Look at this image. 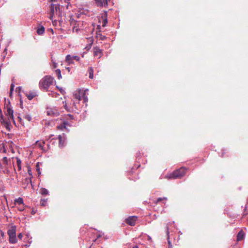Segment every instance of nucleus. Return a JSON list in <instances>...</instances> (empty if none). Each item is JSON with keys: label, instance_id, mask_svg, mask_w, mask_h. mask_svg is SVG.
<instances>
[{"label": "nucleus", "instance_id": "obj_1", "mask_svg": "<svg viewBox=\"0 0 248 248\" xmlns=\"http://www.w3.org/2000/svg\"><path fill=\"white\" fill-rule=\"evenodd\" d=\"M53 78L49 76L44 77L39 82V88L43 91H47L48 88L53 84Z\"/></svg>", "mask_w": 248, "mask_h": 248}, {"label": "nucleus", "instance_id": "obj_2", "mask_svg": "<svg viewBox=\"0 0 248 248\" xmlns=\"http://www.w3.org/2000/svg\"><path fill=\"white\" fill-rule=\"evenodd\" d=\"M7 233L9 236V241L10 243H16L17 242V239L16 237V227L15 226H12L8 231Z\"/></svg>", "mask_w": 248, "mask_h": 248}, {"label": "nucleus", "instance_id": "obj_3", "mask_svg": "<svg viewBox=\"0 0 248 248\" xmlns=\"http://www.w3.org/2000/svg\"><path fill=\"white\" fill-rule=\"evenodd\" d=\"M186 172V170L185 168H181L180 169L177 170L173 172L172 173L170 174L169 178H181L185 175Z\"/></svg>", "mask_w": 248, "mask_h": 248}, {"label": "nucleus", "instance_id": "obj_4", "mask_svg": "<svg viewBox=\"0 0 248 248\" xmlns=\"http://www.w3.org/2000/svg\"><path fill=\"white\" fill-rule=\"evenodd\" d=\"M6 111L5 112V114L6 116H7L8 119H11L13 121V122L15 123L14 119V111L12 108L11 106L10 105V101H8V104H6L5 106Z\"/></svg>", "mask_w": 248, "mask_h": 248}, {"label": "nucleus", "instance_id": "obj_5", "mask_svg": "<svg viewBox=\"0 0 248 248\" xmlns=\"http://www.w3.org/2000/svg\"><path fill=\"white\" fill-rule=\"evenodd\" d=\"M46 113L48 116L55 117L59 115V111L56 107H48L46 109Z\"/></svg>", "mask_w": 248, "mask_h": 248}, {"label": "nucleus", "instance_id": "obj_6", "mask_svg": "<svg viewBox=\"0 0 248 248\" xmlns=\"http://www.w3.org/2000/svg\"><path fill=\"white\" fill-rule=\"evenodd\" d=\"M13 122L11 119L7 118V119H5L4 118V117H3V119H0V122L2 125L6 128V129L8 130L9 131L10 130L12 125H11V122Z\"/></svg>", "mask_w": 248, "mask_h": 248}, {"label": "nucleus", "instance_id": "obj_7", "mask_svg": "<svg viewBox=\"0 0 248 248\" xmlns=\"http://www.w3.org/2000/svg\"><path fill=\"white\" fill-rule=\"evenodd\" d=\"M137 220V217L136 216L129 217L125 219L127 224L130 226H134Z\"/></svg>", "mask_w": 248, "mask_h": 248}, {"label": "nucleus", "instance_id": "obj_8", "mask_svg": "<svg viewBox=\"0 0 248 248\" xmlns=\"http://www.w3.org/2000/svg\"><path fill=\"white\" fill-rule=\"evenodd\" d=\"M110 0H94L95 4L98 7H105Z\"/></svg>", "mask_w": 248, "mask_h": 248}, {"label": "nucleus", "instance_id": "obj_9", "mask_svg": "<svg viewBox=\"0 0 248 248\" xmlns=\"http://www.w3.org/2000/svg\"><path fill=\"white\" fill-rule=\"evenodd\" d=\"M58 8V6L56 5H55L54 4H51V8H50V11L49 13V18L51 20L53 19V16L55 14V11H57Z\"/></svg>", "mask_w": 248, "mask_h": 248}, {"label": "nucleus", "instance_id": "obj_10", "mask_svg": "<svg viewBox=\"0 0 248 248\" xmlns=\"http://www.w3.org/2000/svg\"><path fill=\"white\" fill-rule=\"evenodd\" d=\"M93 55L94 57H97L98 58L101 57L102 55V51L97 47L93 48Z\"/></svg>", "mask_w": 248, "mask_h": 248}, {"label": "nucleus", "instance_id": "obj_11", "mask_svg": "<svg viewBox=\"0 0 248 248\" xmlns=\"http://www.w3.org/2000/svg\"><path fill=\"white\" fill-rule=\"evenodd\" d=\"M74 97L75 99L77 100L78 102L79 101L81 100V95H82V92L76 91L74 93Z\"/></svg>", "mask_w": 248, "mask_h": 248}, {"label": "nucleus", "instance_id": "obj_12", "mask_svg": "<svg viewBox=\"0 0 248 248\" xmlns=\"http://www.w3.org/2000/svg\"><path fill=\"white\" fill-rule=\"evenodd\" d=\"M88 89L85 90L84 91H82V97L83 99V101L85 103L87 102L88 101Z\"/></svg>", "mask_w": 248, "mask_h": 248}, {"label": "nucleus", "instance_id": "obj_13", "mask_svg": "<svg viewBox=\"0 0 248 248\" xmlns=\"http://www.w3.org/2000/svg\"><path fill=\"white\" fill-rule=\"evenodd\" d=\"M59 140V146L62 147L64 146V143L65 140V137L64 134H63L62 136L59 135L58 137Z\"/></svg>", "mask_w": 248, "mask_h": 248}, {"label": "nucleus", "instance_id": "obj_14", "mask_svg": "<svg viewBox=\"0 0 248 248\" xmlns=\"http://www.w3.org/2000/svg\"><path fill=\"white\" fill-rule=\"evenodd\" d=\"M65 62L68 64L70 65L74 64V60L72 58V56L70 55H67L65 58Z\"/></svg>", "mask_w": 248, "mask_h": 248}, {"label": "nucleus", "instance_id": "obj_15", "mask_svg": "<svg viewBox=\"0 0 248 248\" xmlns=\"http://www.w3.org/2000/svg\"><path fill=\"white\" fill-rule=\"evenodd\" d=\"M15 204L18 205H24V202L23 199L22 198L19 197L17 199H15Z\"/></svg>", "mask_w": 248, "mask_h": 248}, {"label": "nucleus", "instance_id": "obj_16", "mask_svg": "<svg viewBox=\"0 0 248 248\" xmlns=\"http://www.w3.org/2000/svg\"><path fill=\"white\" fill-rule=\"evenodd\" d=\"M102 26L104 27L106 26L107 23H108V20L107 18V14H104V16H102Z\"/></svg>", "mask_w": 248, "mask_h": 248}, {"label": "nucleus", "instance_id": "obj_17", "mask_svg": "<svg viewBox=\"0 0 248 248\" xmlns=\"http://www.w3.org/2000/svg\"><path fill=\"white\" fill-rule=\"evenodd\" d=\"M245 233L243 231H241L237 234V241H241L244 238Z\"/></svg>", "mask_w": 248, "mask_h": 248}, {"label": "nucleus", "instance_id": "obj_18", "mask_svg": "<svg viewBox=\"0 0 248 248\" xmlns=\"http://www.w3.org/2000/svg\"><path fill=\"white\" fill-rule=\"evenodd\" d=\"M3 167H8L9 164L10 163V159H8L6 157H3L2 159Z\"/></svg>", "mask_w": 248, "mask_h": 248}, {"label": "nucleus", "instance_id": "obj_19", "mask_svg": "<svg viewBox=\"0 0 248 248\" xmlns=\"http://www.w3.org/2000/svg\"><path fill=\"white\" fill-rule=\"evenodd\" d=\"M45 142L42 141H37L36 142V146L39 147L41 149L44 150V145Z\"/></svg>", "mask_w": 248, "mask_h": 248}, {"label": "nucleus", "instance_id": "obj_20", "mask_svg": "<svg viewBox=\"0 0 248 248\" xmlns=\"http://www.w3.org/2000/svg\"><path fill=\"white\" fill-rule=\"evenodd\" d=\"M2 169H3V172L4 174H7L10 177L12 176L11 173L8 167H4Z\"/></svg>", "mask_w": 248, "mask_h": 248}, {"label": "nucleus", "instance_id": "obj_21", "mask_svg": "<svg viewBox=\"0 0 248 248\" xmlns=\"http://www.w3.org/2000/svg\"><path fill=\"white\" fill-rule=\"evenodd\" d=\"M67 122L66 121H63L62 124H61L58 126V128L61 130H63L66 128V126L67 124Z\"/></svg>", "mask_w": 248, "mask_h": 248}, {"label": "nucleus", "instance_id": "obj_22", "mask_svg": "<svg viewBox=\"0 0 248 248\" xmlns=\"http://www.w3.org/2000/svg\"><path fill=\"white\" fill-rule=\"evenodd\" d=\"M16 165L17 166V169L18 170H20L21 169V161L18 157L16 158Z\"/></svg>", "mask_w": 248, "mask_h": 248}, {"label": "nucleus", "instance_id": "obj_23", "mask_svg": "<svg viewBox=\"0 0 248 248\" xmlns=\"http://www.w3.org/2000/svg\"><path fill=\"white\" fill-rule=\"evenodd\" d=\"M35 95H36L35 93L31 92V93H27L26 96H27V98L30 100H31L32 99H33L35 96Z\"/></svg>", "mask_w": 248, "mask_h": 248}, {"label": "nucleus", "instance_id": "obj_24", "mask_svg": "<svg viewBox=\"0 0 248 248\" xmlns=\"http://www.w3.org/2000/svg\"><path fill=\"white\" fill-rule=\"evenodd\" d=\"M45 31V28L43 27H41V28L38 29L37 31V32L39 35H41L44 33Z\"/></svg>", "mask_w": 248, "mask_h": 248}, {"label": "nucleus", "instance_id": "obj_25", "mask_svg": "<svg viewBox=\"0 0 248 248\" xmlns=\"http://www.w3.org/2000/svg\"><path fill=\"white\" fill-rule=\"evenodd\" d=\"M40 193L42 195H46L48 194V190L45 188H42L40 190Z\"/></svg>", "mask_w": 248, "mask_h": 248}, {"label": "nucleus", "instance_id": "obj_26", "mask_svg": "<svg viewBox=\"0 0 248 248\" xmlns=\"http://www.w3.org/2000/svg\"><path fill=\"white\" fill-rule=\"evenodd\" d=\"M55 72L57 75L58 79H61L62 78V76L61 75V70L60 69H57V70H56Z\"/></svg>", "mask_w": 248, "mask_h": 248}, {"label": "nucleus", "instance_id": "obj_27", "mask_svg": "<svg viewBox=\"0 0 248 248\" xmlns=\"http://www.w3.org/2000/svg\"><path fill=\"white\" fill-rule=\"evenodd\" d=\"M89 78H93V69L91 68L90 69H89Z\"/></svg>", "mask_w": 248, "mask_h": 248}, {"label": "nucleus", "instance_id": "obj_28", "mask_svg": "<svg viewBox=\"0 0 248 248\" xmlns=\"http://www.w3.org/2000/svg\"><path fill=\"white\" fill-rule=\"evenodd\" d=\"M24 118L26 119L27 121H31L32 119L31 118V115H29V114H26V115H25Z\"/></svg>", "mask_w": 248, "mask_h": 248}, {"label": "nucleus", "instance_id": "obj_29", "mask_svg": "<svg viewBox=\"0 0 248 248\" xmlns=\"http://www.w3.org/2000/svg\"><path fill=\"white\" fill-rule=\"evenodd\" d=\"M51 61L53 63V68H56L57 67V63L56 62V61L54 60L52 57H51Z\"/></svg>", "mask_w": 248, "mask_h": 248}, {"label": "nucleus", "instance_id": "obj_30", "mask_svg": "<svg viewBox=\"0 0 248 248\" xmlns=\"http://www.w3.org/2000/svg\"><path fill=\"white\" fill-rule=\"evenodd\" d=\"M46 202L47 199L41 200L40 202L41 204L43 206H45L46 204Z\"/></svg>", "mask_w": 248, "mask_h": 248}, {"label": "nucleus", "instance_id": "obj_31", "mask_svg": "<svg viewBox=\"0 0 248 248\" xmlns=\"http://www.w3.org/2000/svg\"><path fill=\"white\" fill-rule=\"evenodd\" d=\"M72 59L74 60H76V61H80V57L78 56H72Z\"/></svg>", "mask_w": 248, "mask_h": 248}, {"label": "nucleus", "instance_id": "obj_32", "mask_svg": "<svg viewBox=\"0 0 248 248\" xmlns=\"http://www.w3.org/2000/svg\"><path fill=\"white\" fill-rule=\"evenodd\" d=\"M17 208L19 211H22L25 209V206H24V205H19V206H18L17 207Z\"/></svg>", "mask_w": 248, "mask_h": 248}, {"label": "nucleus", "instance_id": "obj_33", "mask_svg": "<svg viewBox=\"0 0 248 248\" xmlns=\"http://www.w3.org/2000/svg\"><path fill=\"white\" fill-rule=\"evenodd\" d=\"M36 170L38 172V175H40L41 174V171H40V168H39V163H38L36 164Z\"/></svg>", "mask_w": 248, "mask_h": 248}, {"label": "nucleus", "instance_id": "obj_34", "mask_svg": "<svg viewBox=\"0 0 248 248\" xmlns=\"http://www.w3.org/2000/svg\"><path fill=\"white\" fill-rule=\"evenodd\" d=\"M163 200H167V198H159L157 199V201H156V202H159Z\"/></svg>", "mask_w": 248, "mask_h": 248}, {"label": "nucleus", "instance_id": "obj_35", "mask_svg": "<svg viewBox=\"0 0 248 248\" xmlns=\"http://www.w3.org/2000/svg\"><path fill=\"white\" fill-rule=\"evenodd\" d=\"M14 84H12L11 85V88H10V92H11V93L14 90Z\"/></svg>", "mask_w": 248, "mask_h": 248}, {"label": "nucleus", "instance_id": "obj_36", "mask_svg": "<svg viewBox=\"0 0 248 248\" xmlns=\"http://www.w3.org/2000/svg\"><path fill=\"white\" fill-rule=\"evenodd\" d=\"M28 171L29 174L30 175H31V176H32L31 171V170L30 168H28Z\"/></svg>", "mask_w": 248, "mask_h": 248}, {"label": "nucleus", "instance_id": "obj_37", "mask_svg": "<svg viewBox=\"0 0 248 248\" xmlns=\"http://www.w3.org/2000/svg\"><path fill=\"white\" fill-rule=\"evenodd\" d=\"M23 237V235L22 233H19L18 235V237L20 239H21Z\"/></svg>", "mask_w": 248, "mask_h": 248}, {"label": "nucleus", "instance_id": "obj_38", "mask_svg": "<svg viewBox=\"0 0 248 248\" xmlns=\"http://www.w3.org/2000/svg\"><path fill=\"white\" fill-rule=\"evenodd\" d=\"M169 248H172V245L170 243V241L168 240Z\"/></svg>", "mask_w": 248, "mask_h": 248}, {"label": "nucleus", "instance_id": "obj_39", "mask_svg": "<svg viewBox=\"0 0 248 248\" xmlns=\"http://www.w3.org/2000/svg\"><path fill=\"white\" fill-rule=\"evenodd\" d=\"M105 38V36H102V35H100V39L101 40H104Z\"/></svg>", "mask_w": 248, "mask_h": 248}, {"label": "nucleus", "instance_id": "obj_40", "mask_svg": "<svg viewBox=\"0 0 248 248\" xmlns=\"http://www.w3.org/2000/svg\"><path fill=\"white\" fill-rule=\"evenodd\" d=\"M68 116L71 119H73V116L71 115L68 114Z\"/></svg>", "mask_w": 248, "mask_h": 248}, {"label": "nucleus", "instance_id": "obj_41", "mask_svg": "<svg viewBox=\"0 0 248 248\" xmlns=\"http://www.w3.org/2000/svg\"><path fill=\"white\" fill-rule=\"evenodd\" d=\"M148 239L149 240H151V237L150 236H148Z\"/></svg>", "mask_w": 248, "mask_h": 248}, {"label": "nucleus", "instance_id": "obj_42", "mask_svg": "<svg viewBox=\"0 0 248 248\" xmlns=\"http://www.w3.org/2000/svg\"><path fill=\"white\" fill-rule=\"evenodd\" d=\"M132 248H139V247L137 246H135L134 247H133Z\"/></svg>", "mask_w": 248, "mask_h": 248}, {"label": "nucleus", "instance_id": "obj_43", "mask_svg": "<svg viewBox=\"0 0 248 248\" xmlns=\"http://www.w3.org/2000/svg\"><path fill=\"white\" fill-rule=\"evenodd\" d=\"M100 27H101V25H98V26H97V28H98V29H100Z\"/></svg>", "mask_w": 248, "mask_h": 248}, {"label": "nucleus", "instance_id": "obj_44", "mask_svg": "<svg viewBox=\"0 0 248 248\" xmlns=\"http://www.w3.org/2000/svg\"><path fill=\"white\" fill-rule=\"evenodd\" d=\"M14 170H15V173L16 174V168L15 167H14Z\"/></svg>", "mask_w": 248, "mask_h": 248}, {"label": "nucleus", "instance_id": "obj_45", "mask_svg": "<svg viewBox=\"0 0 248 248\" xmlns=\"http://www.w3.org/2000/svg\"><path fill=\"white\" fill-rule=\"evenodd\" d=\"M93 43V39L91 40V45H92V44Z\"/></svg>", "mask_w": 248, "mask_h": 248}, {"label": "nucleus", "instance_id": "obj_46", "mask_svg": "<svg viewBox=\"0 0 248 248\" xmlns=\"http://www.w3.org/2000/svg\"><path fill=\"white\" fill-rule=\"evenodd\" d=\"M64 108H65L66 109H67V107H66V105H64Z\"/></svg>", "mask_w": 248, "mask_h": 248}, {"label": "nucleus", "instance_id": "obj_47", "mask_svg": "<svg viewBox=\"0 0 248 248\" xmlns=\"http://www.w3.org/2000/svg\"><path fill=\"white\" fill-rule=\"evenodd\" d=\"M67 69L68 70V71L69 72L70 71V68L69 67L67 68Z\"/></svg>", "mask_w": 248, "mask_h": 248}, {"label": "nucleus", "instance_id": "obj_48", "mask_svg": "<svg viewBox=\"0 0 248 248\" xmlns=\"http://www.w3.org/2000/svg\"><path fill=\"white\" fill-rule=\"evenodd\" d=\"M18 119H19V121L21 122V118H20L19 117H18Z\"/></svg>", "mask_w": 248, "mask_h": 248}, {"label": "nucleus", "instance_id": "obj_49", "mask_svg": "<svg viewBox=\"0 0 248 248\" xmlns=\"http://www.w3.org/2000/svg\"><path fill=\"white\" fill-rule=\"evenodd\" d=\"M1 235H2V236H3V235H4V233H3V232H2V233H1Z\"/></svg>", "mask_w": 248, "mask_h": 248}, {"label": "nucleus", "instance_id": "obj_50", "mask_svg": "<svg viewBox=\"0 0 248 248\" xmlns=\"http://www.w3.org/2000/svg\"><path fill=\"white\" fill-rule=\"evenodd\" d=\"M51 1H55V0H50Z\"/></svg>", "mask_w": 248, "mask_h": 248}, {"label": "nucleus", "instance_id": "obj_51", "mask_svg": "<svg viewBox=\"0 0 248 248\" xmlns=\"http://www.w3.org/2000/svg\"><path fill=\"white\" fill-rule=\"evenodd\" d=\"M70 0H65L66 1H69Z\"/></svg>", "mask_w": 248, "mask_h": 248}]
</instances>
